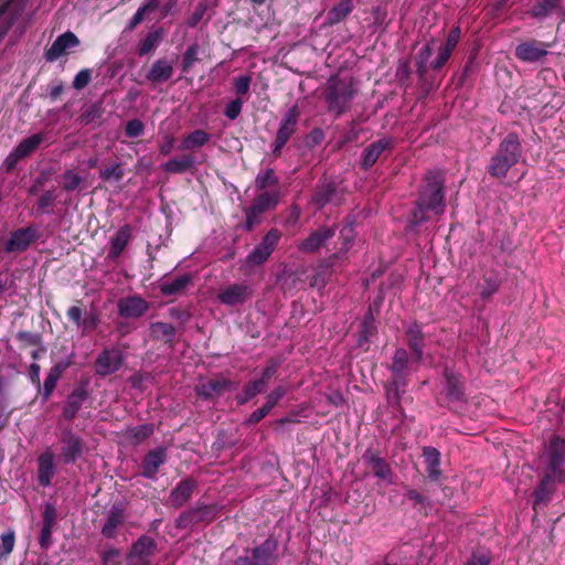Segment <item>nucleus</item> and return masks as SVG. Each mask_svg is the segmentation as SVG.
<instances>
[{
  "label": "nucleus",
  "instance_id": "1",
  "mask_svg": "<svg viewBox=\"0 0 565 565\" xmlns=\"http://www.w3.org/2000/svg\"><path fill=\"white\" fill-rule=\"evenodd\" d=\"M522 154V146L516 134L511 132L500 142L495 154L491 158L488 172L494 178H505Z\"/></svg>",
  "mask_w": 565,
  "mask_h": 565
},
{
  "label": "nucleus",
  "instance_id": "2",
  "mask_svg": "<svg viewBox=\"0 0 565 565\" xmlns=\"http://www.w3.org/2000/svg\"><path fill=\"white\" fill-rule=\"evenodd\" d=\"M358 92L353 77H331L326 88L328 109L335 115L345 113Z\"/></svg>",
  "mask_w": 565,
  "mask_h": 565
},
{
  "label": "nucleus",
  "instance_id": "3",
  "mask_svg": "<svg viewBox=\"0 0 565 565\" xmlns=\"http://www.w3.org/2000/svg\"><path fill=\"white\" fill-rule=\"evenodd\" d=\"M444 178L438 172H428L417 201V211L419 213L433 212L439 215L444 213Z\"/></svg>",
  "mask_w": 565,
  "mask_h": 565
},
{
  "label": "nucleus",
  "instance_id": "4",
  "mask_svg": "<svg viewBox=\"0 0 565 565\" xmlns=\"http://www.w3.org/2000/svg\"><path fill=\"white\" fill-rule=\"evenodd\" d=\"M545 475L565 482V439L553 435L547 440L544 452Z\"/></svg>",
  "mask_w": 565,
  "mask_h": 565
},
{
  "label": "nucleus",
  "instance_id": "5",
  "mask_svg": "<svg viewBox=\"0 0 565 565\" xmlns=\"http://www.w3.org/2000/svg\"><path fill=\"white\" fill-rule=\"evenodd\" d=\"M58 444V460L65 466L75 463L86 450L85 440L72 428H65L61 431Z\"/></svg>",
  "mask_w": 565,
  "mask_h": 565
},
{
  "label": "nucleus",
  "instance_id": "6",
  "mask_svg": "<svg viewBox=\"0 0 565 565\" xmlns=\"http://www.w3.org/2000/svg\"><path fill=\"white\" fill-rule=\"evenodd\" d=\"M281 238V233L277 228L269 230L260 243L257 244L253 250L246 256V265L247 266H260L263 265L273 254L276 246L278 245Z\"/></svg>",
  "mask_w": 565,
  "mask_h": 565
},
{
  "label": "nucleus",
  "instance_id": "7",
  "mask_svg": "<svg viewBox=\"0 0 565 565\" xmlns=\"http://www.w3.org/2000/svg\"><path fill=\"white\" fill-rule=\"evenodd\" d=\"M279 201V192H263L258 194L246 210L245 230L250 231L260 221V215L275 207Z\"/></svg>",
  "mask_w": 565,
  "mask_h": 565
},
{
  "label": "nucleus",
  "instance_id": "8",
  "mask_svg": "<svg viewBox=\"0 0 565 565\" xmlns=\"http://www.w3.org/2000/svg\"><path fill=\"white\" fill-rule=\"evenodd\" d=\"M38 238V230L32 225L14 230L3 245V252L7 254L23 253L36 242Z\"/></svg>",
  "mask_w": 565,
  "mask_h": 565
},
{
  "label": "nucleus",
  "instance_id": "9",
  "mask_svg": "<svg viewBox=\"0 0 565 565\" xmlns=\"http://www.w3.org/2000/svg\"><path fill=\"white\" fill-rule=\"evenodd\" d=\"M124 364V356L120 350L116 348L104 349L94 362L95 373L106 377L119 371Z\"/></svg>",
  "mask_w": 565,
  "mask_h": 565
},
{
  "label": "nucleus",
  "instance_id": "10",
  "mask_svg": "<svg viewBox=\"0 0 565 565\" xmlns=\"http://www.w3.org/2000/svg\"><path fill=\"white\" fill-rule=\"evenodd\" d=\"M150 309V303L140 295L121 297L117 301V313L124 319H139Z\"/></svg>",
  "mask_w": 565,
  "mask_h": 565
},
{
  "label": "nucleus",
  "instance_id": "11",
  "mask_svg": "<svg viewBox=\"0 0 565 565\" xmlns=\"http://www.w3.org/2000/svg\"><path fill=\"white\" fill-rule=\"evenodd\" d=\"M28 0H7L0 4V41L23 13Z\"/></svg>",
  "mask_w": 565,
  "mask_h": 565
},
{
  "label": "nucleus",
  "instance_id": "12",
  "mask_svg": "<svg viewBox=\"0 0 565 565\" xmlns=\"http://www.w3.org/2000/svg\"><path fill=\"white\" fill-rule=\"evenodd\" d=\"M408 364V353L405 349H397L395 351L391 370L394 373V380L387 391V396L391 398L392 392L394 391V397L398 402L401 392H404L406 383L403 380V374Z\"/></svg>",
  "mask_w": 565,
  "mask_h": 565
},
{
  "label": "nucleus",
  "instance_id": "13",
  "mask_svg": "<svg viewBox=\"0 0 565 565\" xmlns=\"http://www.w3.org/2000/svg\"><path fill=\"white\" fill-rule=\"evenodd\" d=\"M88 397V382L81 381L79 384L66 397L62 409L63 418L68 422L73 420Z\"/></svg>",
  "mask_w": 565,
  "mask_h": 565
},
{
  "label": "nucleus",
  "instance_id": "14",
  "mask_svg": "<svg viewBox=\"0 0 565 565\" xmlns=\"http://www.w3.org/2000/svg\"><path fill=\"white\" fill-rule=\"evenodd\" d=\"M195 276L191 273L175 275L173 277H163L159 285V291L162 296H182L190 287H194Z\"/></svg>",
  "mask_w": 565,
  "mask_h": 565
},
{
  "label": "nucleus",
  "instance_id": "15",
  "mask_svg": "<svg viewBox=\"0 0 565 565\" xmlns=\"http://www.w3.org/2000/svg\"><path fill=\"white\" fill-rule=\"evenodd\" d=\"M548 44L531 40L516 45L514 54L518 60L525 63H534L544 58L548 54Z\"/></svg>",
  "mask_w": 565,
  "mask_h": 565
},
{
  "label": "nucleus",
  "instance_id": "16",
  "mask_svg": "<svg viewBox=\"0 0 565 565\" xmlns=\"http://www.w3.org/2000/svg\"><path fill=\"white\" fill-rule=\"evenodd\" d=\"M201 162L202 161L198 158L195 152H186L171 158L164 162L161 168L169 174H182L185 172L193 173L196 170V166Z\"/></svg>",
  "mask_w": 565,
  "mask_h": 565
},
{
  "label": "nucleus",
  "instance_id": "17",
  "mask_svg": "<svg viewBox=\"0 0 565 565\" xmlns=\"http://www.w3.org/2000/svg\"><path fill=\"white\" fill-rule=\"evenodd\" d=\"M79 39L72 31L58 35L52 45L45 50L44 57L47 62H54L67 53L68 50L79 45Z\"/></svg>",
  "mask_w": 565,
  "mask_h": 565
},
{
  "label": "nucleus",
  "instance_id": "18",
  "mask_svg": "<svg viewBox=\"0 0 565 565\" xmlns=\"http://www.w3.org/2000/svg\"><path fill=\"white\" fill-rule=\"evenodd\" d=\"M167 457L164 447L160 446L149 450L142 458L140 475L146 479L156 480L160 467L167 461Z\"/></svg>",
  "mask_w": 565,
  "mask_h": 565
},
{
  "label": "nucleus",
  "instance_id": "19",
  "mask_svg": "<svg viewBox=\"0 0 565 565\" xmlns=\"http://www.w3.org/2000/svg\"><path fill=\"white\" fill-rule=\"evenodd\" d=\"M394 145V139L391 137H384L370 143L361 154V168L365 171L371 169L376 163L381 154L385 150L392 149Z\"/></svg>",
  "mask_w": 565,
  "mask_h": 565
},
{
  "label": "nucleus",
  "instance_id": "20",
  "mask_svg": "<svg viewBox=\"0 0 565 565\" xmlns=\"http://www.w3.org/2000/svg\"><path fill=\"white\" fill-rule=\"evenodd\" d=\"M298 115L299 113L297 108L292 107L282 117L275 139V153L279 152L280 149L288 142L289 138L294 135L296 130Z\"/></svg>",
  "mask_w": 565,
  "mask_h": 565
},
{
  "label": "nucleus",
  "instance_id": "21",
  "mask_svg": "<svg viewBox=\"0 0 565 565\" xmlns=\"http://www.w3.org/2000/svg\"><path fill=\"white\" fill-rule=\"evenodd\" d=\"M275 548L276 543L271 540H266L263 544L252 550L250 557H238L234 565H271L270 559Z\"/></svg>",
  "mask_w": 565,
  "mask_h": 565
},
{
  "label": "nucleus",
  "instance_id": "22",
  "mask_svg": "<svg viewBox=\"0 0 565 565\" xmlns=\"http://www.w3.org/2000/svg\"><path fill=\"white\" fill-rule=\"evenodd\" d=\"M157 550L158 544L156 540L147 534H142L131 544L127 553V559L137 558L143 563L149 561L157 553Z\"/></svg>",
  "mask_w": 565,
  "mask_h": 565
},
{
  "label": "nucleus",
  "instance_id": "23",
  "mask_svg": "<svg viewBox=\"0 0 565 565\" xmlns=\"http://www.w3.org/2000/svg\"><path fill=\"white\" fill-rule=\"evenodd\" d=\"M212 520V508L210 505H201L184 511L177 520L178 529H186L200 523H209Z\"/></svg>",
  "mask_w": 565,
  "mask_h": 565
},
{
  "label": "nucleus",
  "instance_id": "24",
  "mask_svg": "<svg viewBox=\"0 0 565 565\" xmlns=\"http://www.w3.org/2000/svg\"><path fill=\"white\" fill-rule=\"evenodd\" d=\"M174 73L173 62L167 57L156 60L146 73V79L152 85L168 82Z\"/></svg>",
  "mask_w": 565,
  "mask_h": 565
},
{
  "label": "nucleus",
  "instance_id": "25",
  "mask_svg": "<svg viewBox=\"0 0 565 565\" xmlns=\"http://www.w3.org/2000/svg\"><path fill=\"white\" fill-rule=\"evenodd\" d=\"M132 237V227L125 224L110 237L107 259L116 260L128 246Z\"/></svg>",
  "mask_w": 565,
  "mask_h": 565
},
{
  "label": "nucleus",
  "instance_id": "26",
  "mask_svg": "<svg viewBox=\"0 0 565 565\" xmlns=\"http://www.w3.org/2000/svg\"><path fill=\"white\" fill-rule=\"evenodd\" d=\"M38 482L41 487H49L55 476L54 454L46 449L38 457Z\"/></svg>",
  "mask_w": 565,
  "mask_h": 565
},
{
  "label": "nucleus",
  "instance_id": "27",
  "mask_svg": "<svg viewBox=\"0 0 565 565\" xmlns=\"http://www.w3.org/2000/svg\"><path fill=\"white\" fill-rule=\"evenodd\" d=\"M196 484L192 478H184L171 490L168 503L173 508H181L192 497Z\"/></svg>",
  "mask_w": 565,
  "mask_h": 565
},
{
  "label": "nucleus",
  "instance_id": "28",
  "mask_svg": "<svg viewBox=\"0 0 565 565\" xmlns=\"http://www.w3.org/2000/svg\"><path fill=\"white\" fill-rule=\"evenodd\" d=\"M334 236V230L331 227H319L312 232L306 239L299 245V250L303 253H315L320 249L327 241Z\"/></svg>",
  "mask_w": 565,
  "mask_h": 565
},
{
  "label": "nucleus",
  "instance_id": "29",
  "mask_svg": "<svg viewBox=\"0 0 565 565\" xmlns=\"http://www.w3.org/2000/svg\"><path fill=\"white\" fill-rule=\"evenodd\" d=\"M125 521V509L121 502L111 505L107 513V519L102 527V535L106 539H115L117 536V527Z\"/></svg>",
  "mask_w": 565,
  "mask_h": 565
},
{
  "label": "nucleus",
  "instance_id": "30",
  "mask_svg": "<svg viewBox=\"0 0 565 565\" xmlns=\"http://www.w3.org/2000/svg\"><path fill=\"white\" fill-rule=\"evenodd\" d=\"M150 338L162 342L168 348L173 349L175 344L177 329L168 322L156 321L149 327Z\"/></svg>",
  "mask_w": 565,
  "mask_h": 565
},
{
  "label": "nucleus",
  "instance_id": "31",
  "mask_svg": "<svg viewBox=\"0 0 565 565\" xmlns=\"http://www.w3.org/2000/svg\"><path fill=\"white\" fill-rule=\"evenodd\" d=\"M249 286L245 284H234L225 288L218 294V299L228 306L242 305L250 296Z\"/></svg>",
  "mask_w": 565,
  "mask_h": 565
},
{
  "label": "nucleus",
  "instance_id": "32",
  "mask_svg": "<svg viewBox=\"0 0 565 565\" xmlns=\"http://www.w3.org/2000/svg\"><path fill=\"white\" fill-rule=\"evenodd\" d=\"M363 459L371 468L374 477L384 480L387 483H393V471L384 458L371 451H366Z\"/></svg>",
  "mask_w": 565,
  "mask_h": 565
},
{
  "label": "nucleus",
  "instance_id": "33",
  "mask_svg": "<svg viewBox=\"0 0 565 565\" xmlns=\"http://www.w3.org/2000/svg\"><path fill=\"white\" fill-rule=\"evenodd\" d=\"M104 113L105 109L102 100L85 104L82 108L78 121L82 126L95 125L99 127L103 124Z\"/></svg>",
  "mask_w": 565,
  "mask_h": 565
},
{
  "label": "nucleus",
  "instance_id": "34",
  "mask_svg": "<svg viewBox=\"0 0 565 565\" xmlns=\"http://www.w3.org/2000/svg\"><path fill=\"white\" fill-rule=\"evenodd\" d=\"M339 241H340V247L338 249L337 253H334L333 255H331L327 260H326V266L327 267H331L333 266L334 264V260L338 259V258H341L343 256L347 255V253L352 248V246L354 245V241H355V232H354V228L353 226L350 224V225H347L344 226L341 231H340V236H339Z\"/></svg>",
  "mask_w": 565,
  "mask_h": 565
},
{
  "label": "nucleus",
  "instance_id": "35",
  "mask_svg": "<svg viewBox=\"0 0 565 565\" xmlns=\"http://www.w3.org/2000/svg\"><path fill=\"white\" fill-rule=\"evenodd\" d=\"M559 483L558 480H556L553 477L544 475L537 487L535 488L533 492V508L536 509L541 504H545L552 493L555 490V484Z\"/></svg>",
  "mask_w": 565,
  "mask_h": 565
},
{
  "label": "nucleus",
  "instance_id": "36",
  "mask_svg": "<svg viewBox=\"0 0 565 565\" xmlns=\"http://www.w3.org/2000/svg\"><path fill=\"white\" fill-rule=\"evenodd\" d=\"M423 456L428 478L433 481L438 480L441 476L440 451L435 447L426 446L423 448Z\"/></svg>",
  "mask_w": 565,
  "mask_h": 565
},
{
  "label": "nucleus",
  "instance_id": "37",
  "mask_svg": "<svg viewBox=\"0 0 565 565\" xmlns=\"http://www.w3.org/2000/svg\"><path fill=\"white\" fill-rule=\"evenodd\" d=\"M408 347L415 354L416 363H419L423 358V333L417 323H412L406 329Z\"/></svg>",
  "mask_w": 565,
  "mask_h": 565
},
{
  "label": "nucleus",
  "instance_id": "38",
  "mask_svg": "<svg viewBox=\"0 0 565 565\" xmlns=\"http://www.w3.org/2000/svg\"><path fill=\"white\" fill-rule=\"evenodd\" d=\"M353 8L352 0H341L328 11L326 23L328 25L340 23L353 11Z\"/></svg>",
  "mask_w": 565,
  "mask_h": 565
},
{
  "label": "nucleus",
  "instance_id": "39",
  "mask_svg": "<svg viewBox=\"0 0 565 565\" xmlns=\"http://www.w3.org/2000/svg\"><path fill=\"white\" fill-rule=\"evenodd\" d=\"M45 135L43 132L33 134L22 139L14 149L19 154L25 159L38 150L40 145L44 141Z\"/></svg>",
  "mask_w": 565,
  "mask_h": 565
},
{
  "label": "nucleus",
  "instance_id": "40",
  "mask_svg": "<svg viewBox=\"0 0 565 565\" xmlns=\"http://www.w3.org/2000/svg\"><path fill=\"white\" fill-rule=\"evenodd\" d=\"M163 39V30L158 28L147 34L138 49V56L142 57L157 50Z\"/></svg>",
  "mask_w": 565,
  "mask_h": 565
},
{
  "label": "nucleus",
  "instance_id": "41",
  "mask_svg": "<svg viewBox=\"0 0 565 565\" xmlns=\"http://www.w3.org/2000/svg\"><path fill=\"white\" fill-rule=\"evenodd\" d=\"M210 139V135L204 130L196 129L183 137L179 147L180 150H193L205 145Z\"/></svg>",
  "mask_w": 565,
  "mask_h": 565
},
{
  "label": "nucleus",
  "instance_id": "42",
  "mask_svg": "<svg viewBox=\"0 0 565 565\" xmlns=\"http://www.w3.org/2000/svg\"><path fill=\"white\" fill-rule=\"evenodd\" d=\"M446 394L450 401H460L463 397V388L460 380L449 371L445 372Z\"/></svg>",
  "mask_w": 565,
  "mask_h": 565
},
{
  "label": "nucleus",
  "instance_id": "43",
  "mask_svg": "<svg viewBox=\"0 0 565 565\" xmlns=\"http://www.w3.org/2000/svg\"><path fill=\"white\" fill-rule=\"evenodd\" d=\"M561 0H537L531 9V15L534 18H545L558 8Z\"/></svg>",
  "mask_w": 565,
  "mask_h": 565
},
{
  "label": "nucleus",
  "instance_id": "44",
  "mask_svg": "<svg viewBox=\"0 0 565 565\" xmlns=\"http://www.w3.org/2000/svg\"><path fill=\"white\" fill-rule=\"evenodd\" d=\"M15 545V532L8 529L0 535V559L7 558L13 551Z\"/></svg>",
  "mask_w": 565,
  "mask_h": 565
},
{
  "label": "nucleus",
  "instance_id": "45",
  "mask_svg": "<svg viewBox=\"0 0 565 565\" xmlns=\"http://www.w3.org/2000/svg\"><path fill=\"white\" fill-rule=\"evenodd\" d=\"M125 175V171L122 169L121 163H114L109 167H106L99 171V178L105 181H116L119 182Z\"/></svg>",
  "mask_w": 565,
  "mask_h": 565
},
{
  "label": "nucleus",
  "instance_id": "46",
  "mask_svg": "<svg viewBox=\"0 0 565 565\" xmlns=\"http://www.w3.org/2000/svg\"><path fill=\"white\" fill-rule=\"evenodd\" d=\"M56 201L54 189L46 190L38 200L36 209L40 213H51Z\"/></svg>",
  "mask_w": 565,
  "mask_h": 565
},
{
  "label": "nucleus",
  "instance_id": "47",
  "mask_svg": "<svg viewBox=\"0 0 565 565\" xmlns=\"http://www.w3.org/2000/svg\"><path fill=\"white\" fill-rule=\"evenodd\" d=\"M154 431V427L152 424H143L137 427H134L129 431V436L135 444H140L148 439Z\"/></svg>",
  "mask_w": 565,
  "mask_h": 565
},
{
  "label": "nucleus",
  "instance_id": "48",
  "mask_svg": "<svg viewBox=\"0 0 565 565\" xmlns=\"http://www.w3.org/2000/svg\"><path fill=\"white\" fill-rule=\"evenodd\" d=\"M15 339L20 342L21 348L39 347L42 344V335L31 331H19Z\"/></svg>",
  "mask_w": 565,
  "mask_h": 565
},
{
  "label": "nucleus",
  "instance_id": "49",
  "mask_svg": "<svg viewBox=\"0 0 565 565\" xmlns=\"http://www.w3.org/2000/svg\"><path fill=\"white\" fill-rule=\"evenodd\" d=\"M62 179L64 180V182L62 184V189L66 192L75 191L83 182L82 177L77 172H75L74 170H71V169L66 170L62 174Z\"/></svg>",
  "mask_w": 565,
  "mask_h": 565
},
{
  "label": "nucleus",
  "instance_id": "50",
  "mask_svg": "<svg viewBox=\"0 0 565 565\" xmlns=\"http://www.w3.org/2000/svg\"><path fill=\"white\" fill-rule=\"evenodd\" d=\"M374 317L372 313V310L370 309L369 312L365 315L361 326H360V339L359 341H366L369 337L374 331Z\"/></svg>",
  "mask_w": 565,
  "mask_h": 565
},
{
  "label": "nucleus",
  "instance_id": "51",
  "mask_svg": "<svg viewBox=\"0 0 565 565\" xmlns=\"http://www.w3.org/2000/svg\"><path fill=\"white\" fill-rule=\"evenodd\" d=\"M256 188L258 190H264L270 185H275L277 183V178L273 169H267L265 172L259 173L255 180Z\"/></svg>",
  "mask_w": 565,
  "mask_h": 565
},
{
  "label": "nucleus",
  "instance_id": "52",
  "mask_svg": "<svg viewBox=\"0 0 565 565\" xmlns=\"http://www.w3.org/2000/svg\"><path fill=\"white\" fill-rule=\"evenodd\" d=\"M143 131L145 125L138 118L128 120L125 126V135L129 138L140 137L143 134Z\"/></svg>",
  "mask_w": 565,
  "mask_h": 565
},
{
  "label": "nucleus",
  "instance_id": "53",
  "mask_svg": "<svg viewBox=\"0 0 565 565\" xmlns=\"http://www.w3.org/2000/svg\"><path fill=\"white\" fill-rule=\"evenodd\" d=\"M99 324V317L95 312L85 313L83 321L79 327H82L83 335L90 333L96 330Z\"/></svg>",
  "mask_w": 565,
  "mask_h": 565
},
{
  "label": "nucleus",
  "instance_id": "54",
  "mask_svg": "<svg viewBox=\"0 0 565 565\" xmlns=\"http://www.w3.org/2000/svg\"><path fill=\"white\" fill-rule=\"evenodd\" d=\"M209 8V2L207 0H204L202 2H200L195 10L193 11V13L190 15V18L188 19V25L190 28H195L203 19L206 10Z\"/></svg>",
  "mask_w": 565,
  "mask_h": 565
},
{
  "label": "nucleus",
  "instance_id": "55",
  "mask_svg": "<svg viewBox=\"0 0 565 565\" xmlns=\"http://www.w3.org/2000/svg\"><path fill=\"white\" fill-rule=\"evenodd\" d=\"M265 381H260V380H255V381H252L249 382L245 387H244V398H242L241 403H244L248 399H250L252 397H254L255 395H257L258 393H260L264 388H265Z\"/></svg>",
  "mask_w": 565,
  "mask_h": 565
},
{
  "label": "nucleus",
  "instance_id": "56",
  "mask_svg": "<svg viewBox=\"0 0 565 565\" xmlns=\"http://www.w3.org/2000/svg\"><path fill=\"white\" fill-rule=\"evenodd\" d=\"M57 382L58 381L46 376L43 385L40 384V387H36L38 394L41 395L43 402H46L52 396Z\"/></svg>",
  "mask_w": 565,
  "mask_h": 565
},
{
  "label": "nucleus",
  "instance_id": "57",
  "mask_svg": "<svg viewBox=\"0 0 565 565\" xmlns=\"http://www.w3.org/2000/svg\"><path fill=\"white\" fill-rule=\"evenodd\" d=\"M92 79V71L89 68L81 70L73 79V87L77 90L85 88Z\"/></svg>",
  "mask_w": 565,
  "mask_h": 565
},
{
  "label": "nucleus",
  "instance_id": "58",
  "mask_svg": "<svg viewBox=\"0 0 565 565\" xmlns=\"http://www.w3.org/2000/svg\"><path fill=\"white\" fill-rule=\"evenodd\" d=\"M120 551L116 547H109L102 553V565H120Z\"/></svg>",
  "mask_w": 565,
  "mask_h": 565
},
{
  "label": "nucleus",
  "instance_id": "59",
  "mask_svg": "<svg viewBox=\"0 0 565 565\" xmlns=\"http://www.w3.org/2000/svg\"><path fill=\"white\" fill-rule=\"evenodd\" d=\"M82 301L77 300L76 305L70 307L66 311V317L70 321H72L76 327H79L83 321L84 310L82 309Z\"/></svg>",
  "mask_w": 565,
  "mask_h": 565
},
{
  "label": "nucleus",
  "instance_id": "60",
  "mask_svg": "<svg viewBox=\"0 0 565 565\" xmlns=\"http://www.w3.org/2000/svg\"><path fill=\"white\" fill-rule=\"evenodd\" d=\"M243 103L241 98L231 100L225 107V116L231 120H235L242 111Z\"/></svg>",
  "mask_w": 565,
  "mask_h": 565
},
{
  "label": "nucleus",
  "instance_id": "61",
  "mask_svg": "<svg viewBox=\"0 0 565 565\" xmlns=\"http://www.w3.org/2000/svg\"><path fill=\"white\" fill-rule=\"evenodd\" d=\"M333 193L334 189L330 184H328L316 193L313 200L316 204L321 207L324 206L331 200Z\"/></svg>",
  "mask_w": 565,
  "mask_h": 565
},
{
  "label": "nucleus",
  "instance_id": "62",
  "mask_svg": "<svg viewBox=\"0 0 565 565\" xmlns=\"http://www.w3.org/2000/svg\"><path fill=\"white\" fill-rule=\"evenodd\" d=\"M168 317L183 324L190 319V312L183 307L174 306L168 309Z\"/></svg>",
  "mask_w": 565,
  "mask_h": 565
},
{
  "label": "nucleus",
  "instance_id": "63",
  "mask_svg": "<svg viewBox=\"0 0 565 565\" xmlns=\"http://www.w3.org/2000/svg\"><path fill=\"white\" fill-rule=\"evenodd\" d=\"M252 78L249 75H241L234 79V89L237 95H246L249 90Z\"/></svg>",
  "mask_w": 565,
  "mask_h": 565
},
{
  "label": "nucleus",
  "instance_id": "64",
  "mask_svg": "<svg viewBox=\"0 0 565 565\" xmlns=\"http://www.w3.org/2000/svg\"><path fill=\"white\" fill-rule=\"evenodd\" d=\"M23 160V158L19 154V152L13 148V150L3 160L2 168L6 172H11L15 169L19 161Z\"/></svg>",
  "mask_w": 565,
  "mask_h": 565
}]
</instances>
